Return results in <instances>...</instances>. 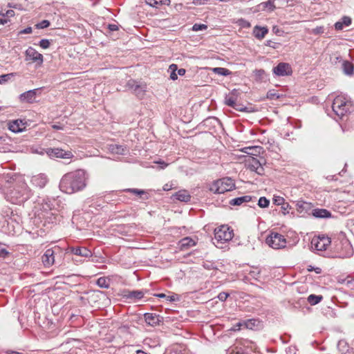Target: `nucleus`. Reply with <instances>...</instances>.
I'll use <instances>...</instances> for the list:
<instances>
[{
  "label": "nucleus",
  "instance_id": "1",
  "mask_svg": "<svg viewBox=\"0 0 354 354\" xmlns=\"http://www.w3.org/2000/svg\"><path fill=\"white\" fill-rule=\"evenodd\" d=\"M3 185V190L8 201L14 204H21L32 195L27 184L19 177L7 174L0 176V185Z\"/></svg>",
  "mask_w": 354,
  "mask_h": 354
},
{
  "label": "nucleus",
  "instance_id": "2",
  "mask_svg": "<svg viewBox=\"0 0 354 354\" xmlns=\"http://www.w3.org/2000/svg\"><path fill=\"white\" fill-rule=\"evenodd\" d=\"M88 179L86 171L77 169L64 174L60 182L59 189L62 192L72 194L83 190L86 187Z\"/></svg>",
  "mask_w": 354,
  "mask_h": 354
},
{
  "label": "nucleus",
  "instance_id": "3",
  "mask_svg": "<svg viewBox=\"0 0 354 354\" xmlns=\"http://www.w3.org/2000/svg\"><path fill=\"white\" fill-rule=\"evenodd\" d=\"M353 107L352 102L344 95H337L333 101L332 110L337 119H344L351 113Z\"/></svg>",
  "mask_w": 354,
  "mask_h": 354
},
{
  "label": "nucleus",
  "instance_id": "4",
  "mask_svg": "<svg viewBox=\"0 0 354 354\" xmlns=\"http://www.w3.org/2000/svg\"><path fill=\"white\" fill-rule=\"evenodd\" d=\"M235 188L234 180L230 178H223L209 185V190L214 194H223Z\"/></svg>",
  "mask_w": 354,
  "mask_h": 354
},
{
  "label": "nucleus",
  "instance_id": "5",
  "mask_svg": "<svg viewBox=\"0 0 354 354\" xmlns=\"http://www.w3.org/2000/svg\"><path fill=\"white\" fill-rule=\"evenodd\" d=\"M266 243L271 248L275 250L284 248L286 246V239L285 236L278 232H271L267 236Z\"/></svg>",
  "mask_w": 354,
  "mask_h": 354
},
{
  "label": "nucleus",
  "instance_id": "6",
  "mask_svg": "<svg viewBox=\"0 0 354 354\" xmlns=\"http://www.w3.org/2000/svg\"><path fill=\"white\" fill-rule=\"evenodd\" d=\"M233 230L227 225H221L214 230V238L218 242H227L233 238Z\"/></svg>",
  "mask_w": 354,
  "mask_h": 354
},
{
  "label": "nucleus",
  "instance_id": "7",
  "mask_svg": "<svg viewBox=\"0 0 354 354\" xmlns=\"http://www.w3.org/2000/svg\"><path fill=\"white\" fill-rule=\"evenodd\" d=\"M336 251L339 258H348L353 254V246L347 239H343L337 244Z\"/></svg>",
  "mask_w": 354,
  "mask_h": 354
},
{
  "label": "nucleus",
  "instance_id": "8",
  "mask_svg": "<svg viewBox=\"0 0 354 354\" xmlns=\"http://www.w3.org/2000/svg\"><path fill=\"white\" fill-rule=\"evenodd\" d=\"M330 243V239L325 235L315 237L311 241L312 247L317 251H325Z\"/></svg>",
  "mask_w": 354,
  "mask_h": 354
},
{
  "label": "nucleus",
  "instance_id": "9",
  "mask_svg": "<svg viewBox=\"0 0 354 354\" xmlns=\"http://www.w3.org/2000/svg\"><path fill=\"white\" fill-rule=\"evenodd\" d=\"M273 73L277 76H288L292 73L290 65L288 63L280 62L272 69Z\"/></svg>",
  "mask_w": 354,
  "mask_h": 354
},
{
  "label": "nucleus",
  "instance_id": "10",
  "mask_svg": "<svg viewBox=\"0 0 354 354\" xmlns=\"http://www.w3.org/2000/svg\"><path fill=\"white\" fill-rule=\"evenodd\" d=\"M26 60H31L32 62H37L39 66L42 64L44 62L43 55L37 52L32 47H28L26 50Z\"/></svg>",
  "mask_w": 354,
  "mask_h": 354
},
{
  "label": "nucleus",
  "instance_id": "11",
  "mask_svg": "<svg viewBox=\"0 0 354 354\" xmlns=\"http://www.w3.org/2000/svg\"><path fill=\"white\" fill-rule=\"evenodd\" d=\"M67 252H71L75 255L82 257H92V252L86 247L79 246H70L66 250Z\"/></svg>",
  "mask_w": 354,
  "mask_h": 354
},
{
  "label": "nucleus",
  "instance_id": "12",
  "mask_svg": "<svg viewBox=\"0 0 354 354\" xmlns=\"http://www.w3.org/2000/svg\"><path fill=\"white\" fill-rule=\"evenodd\" d=\"M40 90L41 88H35L21 93L19 95L20 101L30 104L35 102L36 101V96L37 93H39Z\"/></svg>",
  "mask_w": 354,
  "mask_h": 354
},
{
  "label": "nucleus",
  "instance_id": "13",
  "mask_svg": "<svg viewBox=\"0 0 354 354\" xmlns=\"http://www.w3.org/2000/svg\"><path fill=\"white\" fill-rule=\"evenodd\" d=\"M47 153L50 158H60L69 159L73 157V154L71 151H66L59 148L50 149L48 151Z\"/></svg>",
  "mask_w": 354,
  "mask_h": 354
},
{
  "label": "nucleus",
  "instance_id": "14",
  "mask_svg": "<svg viewBox=\"0 0 354 354\" xmlns=\"http://www.w3.org/2000/svg\"><path fill=\"white\" fill-rule=\"evenodd\" d=\"M55 252L51 248L47 249L41 257L42 263L46 267L51 266L55 262Z\"/></svg>",
  "mask_w": 354,
  "mask_h": 354
},
{
  "label": "nucleus",
  "instance_id": "15",
  "mask_svg": "<svg viewBox=\"0 0 354 354\" xmlns=\"http://www.w3.org/2000/svg\"><path fill=\"white\" fill-rule=\"evenodd\" d=\"M31 183L35 187L43 188L47 184L48 178L46 175L41 174L32 176L31 178Z\"/></svg>",
  "mask_w": 354,
  "mask_h": 354
},
{
  "label": "nucleus",
  "instance_id": "16",
  "mask_svg": "<svg viewBox=\"0 0 354 354\" xmlns=\"http://www.w3.org/2000/svg\"><path fill=\"white\" fill-rule=\"evenodd\" d=\"M196 245V241L189 236L182 239L178 243L179 249L182 251L188 250Z\"/></svg>",
  "mask_w": 354,
  "mask_h": 354
},
{
  "label": "nucleus",
  "instance_id": "17",
  "mask_svg": "<svg viewBox=\"0 0 354 354\" xmlns=\"http://www.w3.org/2000/svg\"><path fill=\"white\" fill-rule=\"evenodd\" d=\"M144 317L146 323L152 326L159 324L162 319L160 315L149 313H145Z\"/></svg>",
  "mask_w": 354,
  "mask_h": 354
},
{
  "label": "nucleus",
  "instance_id": "18",
  "mask_svg": "<svg viewBox=\"0 0 354 354\" xmlns=\"http://www.w3.org/2000/svg\"><path fill=\"white\" fill-rule=\"evenodd\" d=\"M145 295L143 290H126L124 291V297L127 299L136 301L138 299H142Z\"/></svg>",
  "mask_w": 354,
  "mask_h": 354
},
{
  "label": "nucleus",
  "instance_id": "19",
  "mask_svg": "<svg viewBox=\"0 0 354 354\" xmlns=\"http://www.w3.org/2000/svg\"><path fill=\"white\" fill-rule=\"evenodd\" d=\"M8 129L14 133H19L26 129L25 123L22 120H13L9 122Z\"/></svg>",
  "mask_w": 354,
  "mask_h": 354
},
{
  "label": "nucleus",
  "instance_id": "20",
  "mask_svg": "<svg viewBox=\"0 0 354 354\" xmlns=\"http://www.w3.org/2000/svg\"><path fill=\"white\" fill-rule=\"evenodd\" d=\"M268 32V29L266 27L255 26L253 28L252 34L258 39H263L266 34Z\"/></svg>",
  "mask_w": 354,
  "mask_h": 354
},
{
  "label": "nucleus",
  "instance_id": "21",
  "mask_svg": "<svg viewBox=\"0 0 354 354\" xmlns=\"http://www.w3.org/2000/svg\"><path fill=\"white\" fill-rule=\"evenodd\" d=\"M15 15V11L12 10H1L0 11V24L4 25L10 21V18Z\"/></svg>",
  "mask_w": 354,
  "mask_h": 354
},
{
  "label": "nucleus",
  "instance_id": "22",
  "mask_svg": "<svg viewBox=\"0 0 354 354\" xmlns=\"http://www.w3.org/2000/svg\"><path fill=\"white\" fill-rule=\"evenodd\" d=\"M175 198L182 202H188L191 199V196L187 190H180L172 196Z\"/></svg>",
  "mask_w": 354,
  "mask_h": 354
},
{
  "label": "nucleus",
  "instance_id": "23",
  "mask_svg": "<svg viewBox=\"0 0 354 354\" xmlns=\"http://www.w3.org/2000/svg\"><path fill=\"white\" fill-rule=\"evenodd\" d=\"M313 216L319 218H326L331 217V213L326 209H315L313 210Z\"/></svg>",
  "mask_w": 354,
  "mask_h": 354
},
{
  "label": "nucleus",
  "instance_id": "24",
  "mask_svg": "<svg viewBox=\"0 0 354 354\" xmlns=\"http://www.w3.org/2000/svg\"><path fill=\"white\" fill-rule=\"evenodd\" d=\"M109 150L111 153L118 155H124L127 151L126 147L116 144L109 145Z\"/></svg>",
  "mask_w": 354,
  "mask_h": 354
},
{
  "label": "nucleus",
  "instance_id": "25",
  "mask_svg": "<svg viewBox=\"0 0 354 354\" xmlns=\"http://www.w3.org/2000/svg\"><path fill=\"white\" fill-rule=\"evenodd\" d=\"M337 348L342 354H351L352 352L348 344L344 339L338 342Z\"/></svg>",
  "mask_w": 354,
  "mask_h": 354
},
{
  "label": "nucleus",
  "instance_id": "26",
  "mask_svg": "<svg viewBox=\"0 0 354 354\" xmlns=\"http://www.w3.org/2000/svg\"><path fill=\"white\" fill-rule=\"evenodd\" d=\"M251 199H252V197L248 195L241 196V197H237V198L230 200V204L231 205H241L244 203H248V202L250 201Z\"/></svg>",
  "mask_w": 354,
  "mask_h": 354
},
{
  "label": "nucleus",
  "instance_id": "27",
  "mask_svg": "<svg viewBox=\"0 0 354 354\" xmlns=\"http://www.w3.org/2000/svg\"><path fill=\"white\" fill-rule=\"evenodd\" d=\"M145 2L147 4H148L151 7L158 8L160 6L169 5L171 1L170 0H145Z\"/></svg>",
  "mask_w": 354,
  "mask_h": 354
},
{
  "label": "nucleus",
  "instance_id": "28",
  "mask_svg": "<svg viewBox=\"0 0 354 354\" xmlns=\"http://www.w3.org/2000/svg\"><path fill=\"white\" fill-rule=\"evenodd\" d=\"M342 68L345 74L351 75L353 73V65L348 61H344L342 64Z\"/></svg>",
  "mask_w": 354,
  "mask_h": 354
},
{
  "label": "nucleus",
  "instance_id": "29",
  "mask_svg": "<svg viewBox=\"0 0 354 354\" xmlns=\"http://www.w3.org/2000/svg\"><path fill=\"white\" fill-rule=\"evenodd\" d=\"M323 299L322 295H310L308 298V302L311 305H316L319 304Z\"/></svg>",
  "mask_w": 354,
  "mask_h": 354
},
{
  "label": "nucleus",
  "instance_id": "30",
  "mask_svg": "<svg viewBox=\"0 0 354 354\" xmlns=\"http://www.w3.org/2000/svg\"><path fill=\"white\" fill-rule=\"evenodd\" d=\"M212 71L220 75L227 76L231 74V71L225 68L216 67L212 68Z\"/></svg>",
  "mask_w": 354,
  "mask_h": 354
},
{
  "label": "nucleus",
  "instance_id": "31",
  "mask_svg": "<svg viewBox=\"0 0 354 354\" xmlns=\"http://www.w3.org/2000/svg\"><path fill=\"white\" fill-rule=\"evenodd\" d=\"M275 0H268V1L263 2L260 4V6H262L263 9H268L270 11H273L275 9L274 6Z\"/></svg>",
  "mask_w": 354,
  "mask_h": 354
},
{
  "label": "nucleus",
  "instance_id": "32",
  "mask_svg": "<svg viewBox=\"0 0 354 354\" xmlns=\"http://www.w3.org/2000/svg\"><path fill=\"white\" fill-rule=\"evenodd\" d=\"M236 99L234 98L232 94L225 97V104L227 106L232 107L234 109H238L239 108H236Z\"/></svg>",
  "mask_w": 354,
  "mask_h": 354
},
{
  "label": "nucleus",
  "instance_id": "33",
  "mask_svg": "<svg viewBox=\"0 0 354 354\" xmlns=\"http://www.w3.org/2000/svg\"><path fill=\"white\" fill-rule=\"evenodd\" d=\"M127 87L133 92L136 91V89H140V85L138 84V82L133 80H130L127 82Z\"/></svg>",
  "mask_w": 354,
  "mask_h": 354
},
{
  "label": "nucleus",
  "instance_id": "34",
  "mask_svg": "<svg viewBox=\"0 0 354 354\" xmlns=\"http://www.w3.org/2000/svg\"><path fill=\"white\" fill-rule=\"evenodd\" d=\"M170 71H171V73H170V78L172 80H176L178 79V75L177 73H176V71H177V65L176 64H171L169 66V68Z\"/></svg>",
  "mask_w": 354,
  "mask_h": 354
},
{
  "label": "nucleus",
  "instance_id": "35",
  "mask_svg": "<svg viewBox=\"0 0 354 354\" xmlns=\"http://www.w3.org/2000/svg\"><path fill=\"white\" fill-rule=\"evenodd\" d=\"M97 285L100 288H107L109 286V283L106 279L104 277H100L97 280Z\"/></svg>",
  "mask_w": 354,
  "mask_h": 354
},
{
  "label": "nucleus",
  "instance_id": "36",
  "mask_svg": "<svg viewBox=\"0 0 354 354\" xmlns=\"http://www.w3.org/2000/svg\"><path fill=\"white\" fill-rule=\"evenodd\" d=\"M269 204H270V201L268 200L266 197L262 196V197H260V198L259 199L258 205L260 207H262V208L268 207L269 206Z\"/></svg>",
  "mask_w": 354,
  "mask_h": 354
},
{
  "label": "nucleus",
  "instance_id": "37",
  "mask_svg": "<svg viewBox=\"0 0 354 354\" xmlns=\"http://www.w3.org/2000/svg\"><path fill=\"white\" fill-rule=\"evenodd\" d=\"M207 28V26L203 24H195L192 26V30L194 31H199L204 30Z\"/></svg>",
  "mask_w": 354,
  "mask_h": 354
},
{
  "label": "nucleus",
  "instance_id": "38",
  "mask_svg": "<svg viewBox=\"0 0 354 354\" xmlns=\"http://www.w3.org/2000/svg\"><path fill=\"white\" fill-rule=\"evenodd\" d=\"M14 76L13 73H8L0 75V84H4L7 82L10 78Z\"/></svg>",
  "mask_w": 354,
  "mask_h": 354
},
{
  "label": "nucleus",
  "instance_id": "39",
  "mask_svg": "<svg viewBox=\"0 0 354 354\" xmlns=\"http://www.w3.org/2000/svg\"><path fill=\"white\" fill-rule=\"evenodd\" d=\"M50 26V21L48 20H43L36 24V28L39 29H43L48 28Z\"/></svg>",
  "mask_w": 354,
  "mask_h": 354
},
{
  "label": "nucleus",
  "instance_id": "40",
  "mask_svg": "<svg viewBox=\"0 0 354 354\" xmlns=\"http://www.w3.org/2000/svg\"><path fill=\"white\" fill-rule=\"evenodd\" d=\"M273 203L276 205H284V198L281 196H274L273 198Z\"/></svg>",
  "mask_w": 354,
  "mask_h": 354
},
{
  "label": "nucleus",
  "instance_id": "41",
  "mask_svg": "<svg viewBox=\"0 0 354 354\" xmlns=\"http://www.w3.org/2000/svg\"><path fill=\"white\" fill-rule=\"evenodd\" d=\"M127 192L133 193L136 195H142L146 194V192L142 189H127L125 190Z\"/></svg>",
  "mask_w": 354,
  "mask_h": 354
},
{
  "label": "nucleus",
  "instance_id": "42",
  "mask_svg": "<svg viewBox=\"0 0 354 354\" xmlns=\"http://www.w3.org/2000/svg\"><path fill=\"white\" fill-rule=\"evenodd\" d=\"M50 42L48 39H43L39 41V46L44 49H46L50 46Z\"/></svg>",
  "mask_w": 354,
  "mask_h": 354
},
{
  "label": "nucleus",
  "instance_id": "43",
  "mask_svg": "<svg viewBox=\"0 0 354 354\" xmlns=\"http://www.w3.org/2000/svg\"><path fill=\"white\" fill-rule=\"evenodd\" d=\"M258 165H260L259 161L256 158H253L252 162L249 165V167L252 171H254L257 169Z\"/></svg>",
  "mask_w": 354,
  "mask_h": 354
},
{
  "label": "nucleus",
  "instance_id": "44",
  "mask_svg": "<svg viewBox=\"0 0 354 354\" xmlns=\"http://www.w3.org/2000/svg\"><path fill=\"white\" fill-rule=\"evenodd\" d=\"M324 32V26H317L316 28H313L312 30V33L315 35H319L322 34Z\"/></svg>",
  "mask_w": 354,
  "mask_h": 354
},
{
  "label": "nucleus",
  "instance_id": "45",
  "mask_svg": "<svg viewBox=\"0 0 354 354\" xmlns=\"http://www.w3.org/2000/svg\"><path fill=\"white\" fill-rule=\"evenodd\" d=\"M229 297V294L225 292H221L218 294V298L220 301H224Z\"/></svg>",
  "mask_w": 354,
  "mask_h": 354
},
{
  "label": "nucleus",
  "instance_id": "46",
  "mask_svg": "<svg viewBox=\"0 0 354 354\" xmlns=\"http://www.w3.org/2000/svg\"><path fill=\"white\" fill-rule=\"evenodd\" d=\"M239 24L243 28H250L251 26V24L248 21L243 19L239 20Z\"/></svg>",
  "mask_w": 354,
  "mask_h": 354
},
{
  "label": "nucleus",
  "instance_id": "47",
  "mask_svg": "<svg viewBox=\"0 0 354 354\" xmlns=\"http://www.w3.org/2000/svg\"><path fill=\"white\" fill-rule=\"evenodd\" d=\"M167 300L169 301H176L179 300V296L176 294L172 295H167Z\"/></svg>",
  "mask_w": 354,
  "mask_h": 354
},
{
  "label": "nucleus",
  "instance_id": "48",
  "mask_svg": "<svg viewBox=\"0 0 354 354\" xmlns=\"http://www.w3.org/2000/svg\"><path fill=\"white\" fill-rule=\"evenodd\" d=\"M341 21L344 26H348L351 24V19L349 17H344Z\"/></svg>",
  "mask_w": 354,
  "mask_h": 354
},
{
  "label": "nucleus",
  "instance_id": "49",
  "mask_svg": "<svg viewBox=\"0 0 354 354\" xmlns=\"http://www.w3.org/2000/svg\"><path fill=\"white\" fill-rule=\"evenodd\" d=\"M9 254V252L4 248L0 250V258H6Z\"/></svg>",
  "mask_w": 354,
  "mask_h": 354
},
{
  "label": "nucleus",
  "instance_id": "50",
  "mask_svg": "<svg viewBox=\"0 0 354 354\" xmlns=\"http://www.w3.org/2000/svg\"><path fill=\"white\" fill-rule=\"evenodd\" d=\"M144 92V87L140 85V89H136V91H134V93L138 96H140L143 95Z\"/></svg>",
  "mask_w": 354,
  "mask_h": 354
},
{
  "label": "nucleus",
  "instance_id": "51",
  "mask_svg": "<svg viewBox=\"0 0 354 354\" xmlns=\"http://www.w3.org/2000/svg\"><path fill=\"white\" fill-rule=\"evenodd\" d=\"M236 108H239L238 109H236V111H247V107L243 106V105L237 103L236 102Z\"/></svg>",
  "mask_w": 354,
  "mask_h": 354
},
{
  "label": "nucleus",
  "instance_id": "52",
  "mask_svg": "<svg viewBox=\"0 0 354 354\" xmlns=\"http://www.w3.org/2000/svg\"><path fill=\"white\" fill-rule=\"evenodd\" d=\"M335 28L336 30H342L344 28V25L342 21H337L335 24Z\"/></svg>",
  "mask_w": 354,
  "mask_h": 354
},
{
  "label": "nucleus",
  "instance_id": "53",
  "mask_svg": "<svg viewBox=\"0 0 354 354\" xmlns=\"http://www.w3.org/2000/svg\"><path fill=\"white\" fill-rule=\"evenodd\" d=\"M108 28L111 31H116L118 30V26L116 24H109Z\"/></svg>",
  "mask_w": 354,
  "mask_h": 354
},
{
  "label": "nucleus",
  "instance_id": "54",
  "mask_svg": "<svg viewBox=\"0 0 354 354\" xmlns=\"http://www.w3.org/2000/svg\"><path fill=\"white\" fill-rule=\"evenodd\" d=\"M254 171H256L258 174H263V167L261 166V164L260 163V165H258V167L257 168L256 170H254Z\"/></svg>",
  "mask_w": 354,
  "mask_h": 354
},
{
  "label": "nucleus",
  "instance_id": "55",
  "mask_svg": "<svg viewBox=\"0 0 354 354\" xmlns=\"http://www.w3.org/2000/svg\"><path fill=\"white\" fill-rule=\"evenodd\" d=\"M172 184L171 183H166L164 186H163V190L164 191H169V190H171L172 189Z\"/></svg>",
  "mask_w": 354,
  "mask_h": 354
},
{
  "label": "nucleus",
  "instance_id": "56",
  "mask_svg": "<svg viewBox=\"0 0 354 354\" xmlns=\"http://www.w3.org/2000/svg\"><path fill=\"white\" fill-rule=\"evenodd\" d=\"M20 32L22 34H30L32 32V28L31 27L26 28L25 29L22 30Z\"/></svg>",
  "mask_w": 354,
  "mask_h": 354
},
{
  "label": "nucleus",
  "instance_id": "57",
  "mask_svg": "<svg viewBox=\"0 0 354 354\" xmlns=\"http://www.w3.org/2000/svg\"><path fill=\"white\" fill-rule=\"evenodd\" d=\"M255 73L257 76L261 77L265 74V71L263 69L257 70Z\"/></svg>",
  "mask_w": 354,
  "mask_h": 354
},
{
  "label": "nucleus",
  "instance_id": "58",
  "mask_svg": "<svg viewBox=\"0 0 354 354\" xmlns=\"http://www.w3.org/2000/svg\"><path fill=\"white\" fill-rule=\"evenodd\" d=\"M246 149H250V150L255 151V152H257V153H260V150L261 149V147H251V148H246Z\"/></svg>",
  "mask_w": 354,
  "mask_h": 354
},
{
  "label": "nucleus",
  "instance_id": "59",
  "mask_svg": "<svg viewBox=\"0 0 354 354\" xmlns=\"http://www.w3.org/2000/svg\"><path fill=\"white\" fill-rule=\"evenodd\" d=\"M253 321L252 320H248V322L246 323H244V324L245 325V326L248 328H252V326H253Z\"/></svg>",
  "mask_w": 354,
  "mask_h": 354
},
{
  "label": "nucleus",
  "instance_id": "60",
  "mask_svg": "<svg viewBox=\"0 0 354 354\" xmlns=\"http://www.w3.org/2000/svg\"><path fill=\"white\" fill-rule=\"evenodd\" d=\"M282 205L281 207H282L283 210L284 211L283 213L286 214V212H288V209L289 208L288 203H284V205Z\"/></svg>",
  "mask_w": 354,
  "mask_h": 354
},
{
  "label": "nucleus",
  "instance_id": "61",
  "mask_svg": "<svg viewBox=\"0 0 354 354\" xmlns=\"http://www.w3.org/2000/svg\"><path fill=\"white\" fill-rule=\"evenodd\" d=\"M242 325H243V324H242V323L239 322V323H237V324L234 326V327L233 328V329H232V330H240V328H241V326Z\"/></svg>",
  "mask_w": 354,
  "mask_h": 354
},
{
  "label": "nucleus",
  "instance_id": "62",
  "mask_svg": "<svg viewBox=\"0 0 354 354\" xmlns=\"http://www.w3.org/2000/svg\"><path fill=\"white\" fill-rule=\"evenodd\" d=\"M154 296L158 298H165L167 299V295L164 293L154 294Z\"/></svg>",
  "mask_w": 354,
  "mask_h": 354
},
{
  "label": "nucleus",
  "instance_id": "63",
  "mask_svg": "<svg viewBox=\"0 0 354 354\" xmlns=\"http://www.w3.org/2000/svg\"><path fill=\"white\" fill-rule=\"evenodd\" d=\"M52 127L54 129H56V130H62L63 129V126L60 125V124H53L52 126Z\"/></svg>",
  "mask_w": 354,
  "mask_h": 354
},
{
  "label": "nucleus",
  "instance_id": "64",
  "mask_svg": "<svg viewBox=\"0 0 354 354\" xmlns=\"http://www.w3.org/2000/svg\"><path fill=\"white\" fill-rule=\"evenodd\" d=\"M185 69L184 68H180L178 70V74L180 75V76H183L185 74Z\"/></svg>",
  "mask_w": 354,
  "mask_h": 354
}]
</instances>
